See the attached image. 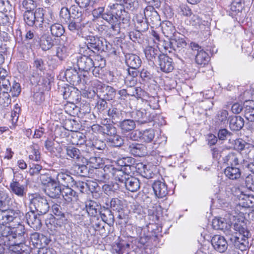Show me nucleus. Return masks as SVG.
<instances>
[{"label":"nucleus","instance_id":"obj_1","mask_svg":"<svg viewBox=\"0 0 254 254\" xmlns=\"http://www.w3.org/2000/svg\"><path fill=\"white\" fill-rule=\"evenodd\" d=\"M243 214L228 213L225 218H215L212 221V226L216 230H222L230 236V240L237 249L244 251L248 247L247 239L249 235Z\"/></svg>","mask_w":254,"mask_h":254},{"label":"nucleus","instance_id":"obj_2","mask_svg":"<svg viewBox=\"0 0 254 254\" xmlns=\"http://www.w3.org/2000/svg\"><path fill=\"white\" fill-rule=\"evenodd\" d=\"M102 18L111 24V31L113 35L119 34L121 27L125 28L129 25V13L122 4L117 3L111 6L110 11L105 12Z\"/></svg>","mask_w":254,"mask_h":254},{"label":"nucleus","instance_id":"obj_3","mask_svg":"<svg viewBox=\"0 0 254 254\" xmlns=\"http://www.w3.org/2000/svg\"><path fill=\"white\" fill-rule=\"evenodd\" d=\"M25 228L23 225H18L16 227L11 228L5 225L0 224V254L4 251V246L6 241H11L10 245H19L24 241L23 235Z\"/></svg>","mask_w":254,"mask_h":254},{"label":"nucleus","instance_id":"obj_4","mask_svg":"<svg viewBox=\"0 0 254 254\" xmlns=\"http://www.w3.org/2000/svg\"><path fill=\"white\" fill-rule=\"evenodd\" d=\"M23 5L26 11L24 14V20L29 26H35L37 27L43 28L46 27V20H44L45 10L42 8H38L33 11L35 4L33 0H26L23 1Z\"/></svg>","mask_w":254,"mask_h":254},{"label":"nucleus","instance_id":"obj_5","mask_svg":"<svg viewBox=\"0 0 254 254\" xmlns=\"http://www.w3.org/2000/svg\"><path fill=\"white\" fill-rule=\"evenodd\" d=\"M217 181L220 185L219 190L217 194L216 198L213 199V203H216L217 207L225 208L229 206L233 195L230 182L227 179L223 180L219 177Z\"/></svg>","mask_w":254,"mask_h":254},{"label":"nucleus","instance_id":"obj_6","mask_svg":"<svg viewBox=\"0 0 254 254\" xmlns=\"http://www.w3.org/2000/svg\"><path fill=\"white\" fill-rule=\"evenodd\" d=\"M87 30L86 36H83L86 40L85 43L87 48L94 52L98 51H104L107 50V42L103 38L95 37L92 35H89Z\"/></svg>","mask_w":254,"mask_h":254},{"label":"nucleus","instance_id":"obj_7","mask_svg":"<svg viewBox=\"0 0 254 254\" xmlns=\"http://www.w3.org/2000/svg\"><path fill=\"white\" fill-rule=\"evenodd\" d=\"M235 147L242 155L254 161V144L239 138L235 141Z\"/></svg>","mask_w":254,"mask_h":254},{"label":"nucleus","instance_id":"obj_8","mask_svg":"<svg viewBox=\"0 0 254 254\" xmlns=\"http://www.w3.org/2000/svg\"><path fill=\"white\" fill-rule=\"evenodd\" d=\"M31 204L33 205L35 209L42 214H45L49 210L50 205L46 198L38 194L31 195Z\"/></svg>","mask_w":254,"mask_h":254},{"label":"nucleus","instance_id":"obj_9","mask_svg":"<svg viewBox=\"0 0 254 254\" xmlns=\"http://www.w3.org/2000/svg\"><path fill=\"white\" fill-rule=\"evenodd\" d=\"M104 171L109 176H112L117 182L123 185L128 175L125 173L122 169L115 168L113 165H106L104 168Z\"/></svg>","mask_w":254,"mask_h":254},{"label":"nucleus","instance_id":"obj_10","mask_svg":"<svg viewBox=\"0 0 254 254\" xmlns=\"http://www.w3.org/2000/svg\"><path fill=\"white\" fill-rule=\"evenodd\" d=\"M190 46L193 50L197 51L195 56L196 63L201 65L207 64L210 60L208 54L195 43H191Z\"/></svg>","mask_w":254,"mask_h":254},{"label":"nucleus","instance_id":"obj_11","mask_svg":"<svg viewBox=\"0 0 254 254\" xmlns=\"http://www.w3.org/2000/svg\"><path fill=\"white\" fill-rule=\"evenodd\" d=\"M78 17L79 16H77V18L76 20L71 21L69 23L68 29L70 31L76 33L81 37L86 36L87 31V27L84 23L80 22Z\"/></svg>","mask_w":254,"mask_h":254},{"label":"nucleus","instance_id":"obj_12","mask_svg":"<svg viewBox=\"0 0 254 254\" xmlns=\"http://www.w3.org/2000/svg\"><path fill=\"white\" fill-rule=\"evenodd\" d=\"M158 65L160 70L165 73L172 72L174 68V64L172 59L166 56V54L159 56Z\"/></svg>","mask_w":254,"mask_h":254},{"label":"nucleus","instance_id":"obj_13","mask_svg":"<svg viewBox=\"0 0 254 254\" xmlns=\"http://www.w3.org/2000/svg\"><path fill=\"white\" fill-rule=\"evenodd\" d=\"M211 242L214 249L220 253L224 252L227 249V242L223 236L214 235L212 238Z\"/></svg>","mask_w":254,"mask_h":254},{"label":"nucleus","instance_id":"obj_14","mask_svg":"<svg viewBox=\"0 0 254 254\" xmlns=\"http://www.w3.org/2000/svg\"><path fill=\"white\" fill-rule=\"evenodd\" d=\"M77 65L79 70L86 72L93 67L94 61L90 57L81 55L77 58Z\"/></svg>","mask_w":254,"mask_h":254},{"label":"nucleus","instance_id":"obj_15","mask_svg":"<svg viewBox=\"0 0 254 254\" xmlns=\"http://www.w3.org/2000/svg\"><path fill=\"white\" fill-rule=\"evenodd\" d=\"M9 190L11 192L20 197L24 196L26 193V187L21 184L14 178L9 184Z\"/></svg>","mask_w":254,"mask_h":254},{"label":"nucleus","instance_id":"obj_16","mask_svg":"<svg viewBox=\"0 0 254 254\" xmlns=\"http://www.w3.org/2000/svg\"><path fill=\"white\" fill-rule=\"evenodd\" d=\"M152 188L155 195L158 198H163L165 197L168 193V190L166 184L160 181L154 182L152 185Z\"/></svg>","mask_w":254,"mask_h":254},{"label":"nucleus","instance_id":"obj_17","mask_svg":"<svg viewBox=\"0 0 254 254\" xmlns=\"http://www.w3.org/2000/svg\"><path fill=\"white\" fill-rule=\"evenodd\" d=\"M56 181L58 184L66 187L71 186L73 179L68 172L62 170L57 174Z\"/></svg>","mask_w":254,"mask_h":254},{"label":"nucleus","instance_id":"obj_18","mask_svg":"<svg viewBox=\"0 0 254 254\" xmlns=\"http://www.w3.org/2000/svg\"><path fill=\"white\" fill-rule=\"evenodd\" d=\"M65 201L67 203H74L78 199V195L75 190L69 186L64 187L61 193Z\"/></svg>","mask_w":254,"mask_h":254},{"label":"nucleus","instance_id":"obj_19","mask_svg":"<svg viewBox=\"0 0 254 254\" xmlns=\"http://www.w3.org/2000/svg\"><path fill=\"white\" fill-rule=\"evenodd\" d=\"M25 218L27 224L34 229H38L41 227V220L34 211L27 212L25 215Z\"/></svg>","mask_w":254,"mask_h":254},{"label":"nucleus","instance_id":"obj_20","mask_svg":"<svg viewBox=\"0 0 254 254\" xmlns=\"http://www.w3.org/2000/svg\"><path fill=\"white\" fill-rule=\"evenodd\" d=\"M128 150L130 153L135 156H142L147 153L145 145L136 142L130 143Z\"/></svg>","mask_w":254,"mask_h":254},{"label":"nucleus","instance_id":"obj_21","mask_svg":"<svg viewBox=\"0 0 254 254\" xmlns=\"http://www.w3.org/2000/svg\"><path fill=\"white\" fill-rule=\"evenodd\" d=\"M62 191V189L56 180L48 185L45 189L46 193L52 198L59 196Z\"/></svg>","mask_w":254,"mask_h":254},{"label":"nucleus","instance_id":"obj_22","mask_svg":"<svg viewBox=\"0 0 254 254\" xmlns=\"http://www.w3.org/2000/svg\"><path fill=\"white\" fill-rule=\"evenodd\" d=\"M228 121L229 127L232 130H239L244 125V120L241 116H230Z\"/></svg>","mask_w":254,"mask_h":254},{"label":"nucleus","instance_id":"obj_23","mask_svg":"<svg viewBox=\"0 0 254 254\" xmlns=\"http://www.w3.org/2000/svg\"><path fill=\"white\" fill-rule=\"evenodd\" d=\"M132 117L135 121L141 124L147 123L150 120V114L145 109H140L132 112Z\"/></svg>","mask_w":254,"mask_h":254},{"label":"nucleus","instance_id":"obj_24","mask_svg":"<svg viewBox=\"0 0 254 254\" xmlns=\"http://www.w3.org/2000/svg\"><path fill=\"white\" fill-rule=\"evenodd\" d=\"M126 63L130 68L136 69L140 66L141 61L138 56L127 54L126 56Z\"/></svg>","mask_w":254,"mask_h":254},{"label":"nucleus","instance_id":"obj_25","mask_svg":"<svg viewBox=\"0 0 254 254\" xmlns=\"http://www.w3.org/2000/svg\"><path fill=\"white\" fill-rule=\"evenodd\" d=\"M125 186L127 190L134 192L140 188V183L139 180L133 177H128L124 182Z\"/></svg>","mask_w":254,"mask_h":254},{"label":"nucleus","instance_id":"obj_26","mask_svg":"<svg viewBox=\"0 0 254 254\" xmlns=\"http://www.w3.org/2000/svg\"><path fill=\"white\" fill-rule=\"evenodd\" d=\"M136 235L138 238V244L137 247L141 248L149 240L150 238L146 234V228L138 227L135 228Z\"/></svg>","mask_w":254,"mask_h":254},{"label":"nucleus","instance_id":"obj_27","mask_svg":"<svg viewBox=\"0 0 254 254\" xmlns=\"http://www.w3.org/2000/svg\"><path fill=\"white\" fill-rule=\"evenodd\" d=\"M39 44L42 50L47 51L54 45V41L50 35L45 34L41 37Z\"/></svg>","mask_w":254,"mask_h":254},{"label":"nucleus","instance_id":"obj_28","mask_svg":"<svg viewBox=\"0 0 254 254\" xmlns=\"http://www.w3.org/2000/svg\"><path fill=\"white\" fill-rule=\"evenodd\" d=\"M90 183L91 182L89 181L85 182L80 181H75L73 180L70 187L74 190H78L81 193H84L87 192L88 190L92 191L90 188Z\"/></svg>","mask_w":254,"mask_h":254},{"label":"nucleus","instance_id":"obj_29","mask_svg":"<svg viewBox=\"0 0 254 254\" xmlns=\"http://www.w3.org/2000/svg\"><path fill=\"white\" fill-rule=\"evenodd\" d=\"M82 162L83 163L82 168L85 167V164L89 165V167L94 169L102 168L103 165L102 159L100 157H91L88 161L83 158Z\"/></svg>","mask_w":254,"mask_h":254},{"label":"nucleus","instance_id":"obj_30","mask_svg":"<svg viewBox=\"0 0 254 254\" xmlns=\"http://www.w3.org/2000/svg\"><path fill=\"white\" fill-rule=\"evenodd\" d=\"M144 16L147 21L154 22L159 19V15L157 12L154 9L153 6H148L144 10Z\"/></svg>","mask_w":254,"mask_h":254},{"label":"nucleus","instance_id":"obj_31","mask_svg":"<svg viewBox=\"0 0 254 254\" xmlns=\"http://www.w3.org/2000/svg\"><path fill=\"white\" fill-rule=\"evenodd\" d=\"M138 134L140 135L141 141L149 143L153 140L155 136V131L152 128L147 129L140 131V133Z\"/></svg>","mask_w":254,"mask_h":254},{"label":"nucleus","instance_id":"obj_32","mask_svg":"<svg viewBox=\"0 0 254 254\" xmlns=\"http://www.w3.org/2000/svg\"><path fill=\"white\" fill-rule=\"evenodd\" d=\"M161 26L163 33L167 37H171L176 32L175 26L169 21L163 22Z\"/></svg>","mask_w":254,"mask_h":254},{"label":"nucleus","instance_id":"obj_33","mask_svg":"<svg viewBox=\"0 0 254 254\" xmlns=\"http://www.w3.org/2000/svg\"><path fill=\"white\" fill-rule=\"evenodd\" d=\"M125 112L117 107L110 108L108 112V115L111 118L113 122H117L124 117Z\"/></svg>","mask_w":254,"mask_h":254},{"label":"nucleus","instance_id":"obj_34","mask_svg":"<svg viewBox=\"0 0 254 254\" xmlns=\"http://www.w3.org/2000/svg\"><path fill=\"white\" fill-rule=\"evenodd\" d=\"M47 24L51 25L50 30L53 36L55 37H61L64 33V29L63 26L59 23L52 24L53 22L51 20L48 19Z\"/></svg>","mask_w":254,"mask_h":254},{"label":"nucleus","instance_id":"obj_35","mask_svg":"<svg viewBox=\"0 0 254 254\" xmlns=\"http://www.w3.org/2000/svg\"><path fill=\"white\" fill-rule=\"evenodd\" d=\"M226 176L230 180H236L241 176L240 169L237 167L228 166L224 171Z\"/></svg>","mask_w":254,"mask_h":254},{"label":"nucleus","instance_id":"obj_36","mask_svg":"<svg viewBox=\"0 0 254 254\" xmlns=\"http://www.w3.org/2000/svg\"><path fill=\"white\" fill-rule=\"evenodd\" d=\"M135 127V123L133 120L125 119L120 123V127L124 133L133 130Z\"/></svg>","mask_w":254,"mask_h":254},{"label":"nucleus","instance_id":"obj_37","mask_svg":"<svg viewBox=\"0 0 254 254\" xmlns=\"http://www.w3.org/2000/svg\"><path fill=\"white\" fill-rule=\"evenodd\" d=\"M240 155L235 153L231 152L223 158L224 163L227 164L230 166L239 165L240 161L239 158Z\"/></svg>","mask_w":254,"mask_h":254},{"label":"nucleus","instance_id":"obj_38","mask_svg":"<svg viewBox=\"0 0 254 254\" xmlns=\"http://www.w3.org/2000/svg\"><path fill=\"white\" fill-rule=\"evenodd\" d=\"M64 74L67 80H68L70 82L74 83L80 80L78 73L75 68L70 67L67 69Z\"/></svg>","mask_w":254,"mask_h":254},{"label":"nucleus","instance_id":"obj_39","mask_svg":"<svg viewBox=\"0 0 254 254\" xmlns=\"http://www.w3.org/2000/svg\"><path fill=\"white\" fill-rule=\"evenodd\" d=\"M66 154L69 158L79 161L83 158L81 155L80 150L73 146H68L66 147Z\"/></svg>","mask_w":254,"mask_h":254},{"label":"nucleus","instance_id":"obj_40","mask_svg":"<svg viewBox=\"0 0 254 254\" xmlns=\"http://www.w3.org/2000/svg\"><path fill=\"white\" fill-rule=\"evenodd\" d=\"M71 142L74 145H83L86 142V136L81 132H73L71 136Z\"/></svg>","mask_w":254,"mask_h":254},{"label":"nucleus","instance_id":"obj_41","mask_svg":"<svg viewBox=\"0 0 254 254\" xmlns=\"http://www.w3.org/2000/svg\"><path fill=\"white\" fill-rule=\"evenodd\" d=\"M17 214L11 209H3L1 222L2 224L8 223L14 220L17 217Z\"/></svg>","mask_w":254,"mask_h":254},{"label":"nucleus","instance_id":"obj_42","mask_svg":"<svg viewBox=\"0 0 254 254\" xmlns=\"http://www.w3.org/2000/svg\"><path fill=\"white\" fill-rule=\"evenodd\" d=\"M86 146L89 147L93 150H103L106 147L105 142L98 139H93L92 140L89 141L86 143Z\"/></svg>","mask_w":254,"mask_h":254},{"label":"nucleus","instance_id":"obj_43","mask_svg":"<svg viewBox=\"0 0 254 254\" xmlns=\"http://www.w3.org/2000/svg\"><path fill=\"white\" fill-rule=\"evenodd\" d=\"M100 215L102 220L109 225L114 224V217L111 211L108 209H105L100 212Z\"/></svg>","mask_w":254,"mask_h":254},{"label":"nucleus","instance_id":"obj_44","mask_svg":"<svg viewBox=\"0 0 254 254\" xmlns=\"http://www.w3.org/2000/svg\"><path fill=\"white\" fill-rule=\"evenodd\" d=\"M85 206L86 211L89 215L91 216L96 215L99 206L96 202L93 200H88L86 202Z\"/></svg>","mask_w":254,"mask_h":254},{"label":"nucleus","instance_id":"obj_45","mask_svg":"<svg viewBox=\"0 0 254 254\" xmlns=\"http://www.w3.org/2000/svg\"><path fill=\"white\" fill-rule=\"evenodd\" d=\"M78 249V246L73 242H68L63 247L64 254H76Z\"/></svg>","mask_w":254,"mask_h":254},{"label":"nucleus","instance_id":"obj_46","mask_svg":"<svg viewBox=\"0 0 254 254\" xmlns=\"http://www.w3.org/2000/svg\"><path fill=\"white\" fill-rule=\"evenodd\" d=\"M11 198L8 193L5 191H0V209L5 208L9 205Z\"/></svg>","mask_w":254,"mask_h":254},{"label":"nucleus","instance_id":"obj_47","mask_svg":"<svg viewBox=\"0 0 254 254\" xmlns=\"http://www.w3.org/2000/svg\"><path fill=\"white\" fill-rule=\"evenodd\" d=\"M228 112L226 110H222L218 112L216 115V121L221 124L225 125L228 120Z\"/></svg>","mask_w":254,"mask_h":254},{"label":"nucleus","instance_id":"obj_48","mask_svg":"<svg viewBox=\"0 0 254 254\" xmlns=\"http://www.w3.org/2000/svg\"><path fill=\"white\" fill-rule=\"evenodd\" d=\"M190 23L197 28L203 29L206 22L200 18L198 15H194L191 18Z\"/></svg>","mask_w":254,"mask_h":254},{"label":"nucleus","instance_id":"obj_49","mask_svg":"<svg viewBox=\"0 0 254 254\" xmlns=\"http://www.w3.org/2000/svg\"><path fill=\"white\" fill-rule=\"evenodd\" d=\"M144 53L146 58L148 60L151 61L156 57L158 53L157 49H155L151 46L147 47L144 50Z\"/></svg>","mask_w":254,"mask_h":254},{"label":"nucleus","instance_id":"obj_50","mask_svg":"<svg viewBox=\"0 0 254 254\" xmlns=\"http://www.w3.org/2000/svg\"><path fill=\"white\" fill-rule=\"evenodd\" d=\"M186 45L187 43L183 38H176L172 39V46H173V50L174 51L184 48L186 46Z\"/></svg>","mask_w":254,"mask_h":254},{"label":"nucleus","instance_id":"obj_51","mask_svg":"<svg viewBox=\"0 0 254 254\" xmlns=\"http://www.w3.org/2000/svg\"><path fill=\"white\" fill-rule=\"evenodd\" d=\"M103 129L102 134H107L110 137L117 133V129L112 124H105L103 126Z\"/></svg>","mask_w":254,"mask_h":254},{"label":"nucleus","instance_id":"obj_52","mask_svg":"<svg viewBox=\"0 0 254 254\" xmlns=\"http://www.w3.org/2000/svg\"><path fill=\"white\" fill-rule=\"evenodd\" d=\"M132 96H134L137 99H141L142 100H147L148 93L143 90L140 87H135L132 92Z\"/></svg>","mask_w":254,"mask_h":254},{"label":"nucleus","instance_id":"obj_53","mask_svg":"<svg viewBox=\"0 0 254 254\" xmlns=\"http://www.w3.org/2000/svg\"><path fill=\"white\" fill-rule=\"evenodd\" d=\"M68 49L64 45H60L57 49V56L60 59L63 60L68 56Z\"/></svg>","mask_w":254,"mask_h":254},{"label":"nucleus","instance_id":"obj_54","mask_svg":"<svg viewBox=\"0 0 254 254\" xmlns=\"http://www.w3.org/2000/svg\"><path fill=\"white\" fill-rule=\"evenodd\" d=\"M238 205L239 206L242 207H250L251 200L248 196L241 194L239 196Z\"/></svg>","mask_w":254,"mask_h":254},{"label":"nucleus","instance_id":"obj_55","mask_svg":"<svg viewBox=\"0 0 254 254\" xmlns=\"http://www.w3.org/2000/svg\"><path fill=\"white\" fill-rule=\"evenodd\" d=\"M105 65V61L101 57L98 56L97 59L94 62L93 67H94L93 70V74H96L95 72H96V70L97 69L99 70V69H102Z\"/></svg>","mask_w":254,"mask_h":254},{"label":"nucleus","instance_id":"obj_56","mask_svg":"<svg viewBox=\"0 0 254 254\" xmlns=\"http://www.w3.org/2000/svg\"><path fill=\"white\" fill-rule=\"evenodd\" d=\"M108 139L114 146H120L123 144V139L120 135H117V133L111 136Z\"/></svg>","mask_w":254,"mask_h":254},{"label":"nucleus","instance_id":"obj_57","mask_svg":"<svg viewBox=\"0 0 254 254\" xmlns=\"http://www.w3.org/2000/svg\"><path fill=\"white\" fill-rule=\"evenodd\" d=\"M31 242L34 247L41 246V235L38 233H34L30 236Z\"/></svg>","mask_w":254,"mask_h":254},{"label":"nucleus","instance_id":"obj_58","mask_svg":"<svg viewBox=\"0 0 254 254\" xmlns=\"http://www.w3.org/2000/svg\"><path fill=\"white\" fill-rule=\"evenodd\" d=\"M122 4L124 7H126L127 9L133 10L135 8L137 4V0H121Z\"/></svg>","mask_w":254,"mask_h":254},{"label":"nucleus","instance_id":"obj_59","mask_svg":"<svg viewBox=\"0 0 254 254\" xmlns=\"http://www.w3.org/2000/svg\"><path fill=\"white\" fill-rule=\"evenodd\" d=\"M245 184L248 189L254 191V174H250L246 178Z\"/></svg>","mask_w":254,"mask_h":254},{"label":"nucleus","instance_id":"obj_60","mask_svg":"<svg viewBox=\"0 0 254 254\" xmlns=\"http://www.w3.org/2000/svg\"><path fill=\"white\" fill-rule=\"evenodd\" d=\"M60 16L62 21L65 22H68L70 18V14L68 8L63 7L61 9Z\"/></svg>","mask_w":254,"mask_h":254},{"label":"nucleus","instance_id":"obj_61","mask_svg":"<svg viewBox=\"0 0 254 254\" xmlns=\"http://www.w3.org/2000/svg\"><path fill=\"white\" fill-rule=\"evenodd\" d=\"M147 100H144L146 101L147 105L152 109H155L158 107V100L154 97L149 96L146 97Z\"/></svg>","mask_w":254,"mask_h":254},{"label":"nucleus","instance_id":"obj_62","mask_svg":"<svg viewBox=\"0 0 254 254\" xmlns=\"http://www.w3.org/2000/svg\"><path fill=\"white\" fill-rule=\"evenodd\" d=\"M20 111L21 109L19 106L17 104L15 105L11 114V120L13 123H16L17 121Z\"/></svg>","mask_w":254,"mask_h":254},{"label":"nucleus","instance_id":"obj_63","mask_svg":"<svg viewBox=\"0 0 254 254\" xmlns=\"http://www.w3.org/2000/svg\"><path fill=\"white\" fill-rule=\"evenodd\" d=\"M132 159L130 157H124L120 158L117 161V164L121 167L130 166L132 163Z\"/></svg>","mask_w":254,"mask_h":254},{"label":"nucleus","instance_id":"obj_64","mask_svg":"<svg viewBox=\"0 0 254 254\" xmlns=\"http://www.w3.org/2000/svg\"><path fill=\"white\" fill-rule=\"evenodd\" d=\"M245 118L250 122H254V108L249 107L245 110Z\"/></svg>","mask_w":254,"mask_h":254}]
</instances>
